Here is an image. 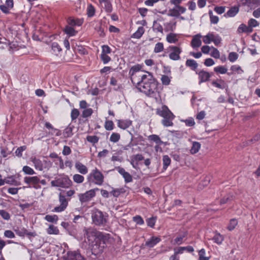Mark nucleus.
<instances>
[{
  "instance_id": "f257e3e1",
  "label": "nucleus",
  "mask_w": 260,
  "mask_h": 260,
  "mask_svg": "<svg viewBox=\"0 0 260 260\" xmlns=\"http://www.w3.org/2000/svg\"><path fill=\"white\" fill-rule=\"evenodd\" d=\"M129 75L132 83L140 91L156 99L159 97L162 87L152 74L141 71L140 67L137 65L131 68Z\"/></svg>"
},
{
  "instance_id": "f03ea898",
  "label": "nucleus",
  "mask_w": 260,
  "mask_h": 260,
  "mask_svg": "<svg viewBox=\"0 0 260 260\" xmlns=\"http://www.w3.org/2000/svg\"><path fill=\"white\" fill-rule=\"evenodd\" d=\"M86 233L89 244L92 247V253L95 254L101 253L105 247L104 239L106 236L91 229L86 230Z\"/></svg>"
},
{
  "instance_id": "7ed1b4c3",
  "label": "nucleus",
  "mask_w": 260,
  "mask_h": 260,
  "mask_svg": "<svg viewBox=\"0 0 260 260\" xmlns=\"http://www.w3.org/2000/svg\"><path fill=\"white\" fill-rule=\"evenodd\" d=\"M156 114L163 117L162 124L165 126H171L173 124V120L175 118L174 115L166 105H163L156 109Z\"/></svg>"
},
{
  "instance_id": "20e7f679",
  "label": "nucleus",
  "mask_w": 260,
  "mask_h": 260,
  "mask_svg": "<svg viewBox=\"0 0 260 260\" xmlns=\"http://www.w3.org/2000/svg\"><path fill=\"white\" fill-rule=\"evenodd\" d=\"M91 218L93 223L96 225H104L107 221V216L98 209L92 211Z\"/></svg>"
},
{
  "instance_id": "39448f33",
  "label": "nucleus",
  "mask_w": 260,
  "mask_h": 260,
  "mask_svg": "<svg viewBox=\"0 0 260 260\" xmlns=\"http://www.w3.org/2000/svg\"><path fill=\"white\" fill-rule=\"evenodd\" d=\"M87 179L89 181H91L95 184L101 185L104 182V176L97 168H95L89 173Z\"/></svg>"
},
{
  "instance_id": "423d86ee",
  "label": "nucleus",
  "mask_w": 260,
  "mask_h": 260,
  "mask_svg": "<svg viewBox=\"0 0 260 260\" xmlns=\"http://www.w3.org/2000/svg\"><path fill=\"white\" fill-rule=\"evenodd\" d=\"M51 184L52 186L69 188L72 186V182L68 176L63 175L52 180Z\"/></svg>"
},
{
  "instance_id": "0eeeda50",
  "label": "nucleus",
  "mask_w": 260,
  "mask_h": 260,
  "mask_svg": "<svg viewBox=\"0 0 260 260\" xmlns=\"http://www.w3.org/2000/svg\"><path fill=\"white\" fill-rule=\"evenodd\" d=\"M203 41L206 44H209L213 42L215 45L218 46L221 42L222 39L218 34L213 32H209L207 35L202 36Z\"/></svg>"
},
{
  "instance_id": "6e6552de",
  "label": "nucleus",
  "mask_w": 260,
  "mask_h": 260,
  "mask_svg": "<svg viewBox=\"0 0 260 260\" xmlns=\"http://www.w3.org/2000/svg\"><path fill=\"white\" fill-rule=\"evenodd\" d=\"M99 190V188H96L90 189L83 193H79L78 198L81 203H85L90 201L95 196L96 191Z\"/></svg>"
},
{
  "instance_id": "1a4fd4ad",
  "label": "nucleus",
  "mask_w": 260,
  "mask_h": 260,
  "mask_svg": "<svg viewBox=\"0 0 260 260\" xmlns=\"http://www.w3.org/2000/svg\"><path fill=\"white\" fill-rule=\"evenodd\" d=\"M169 58L173 60H178L180 59V54L182 52L181 48L178 46H170L168 47Z\"/></svg>"
},
{
  "instance_id": "9d476101",
  "label": "nucleus",
  "mask_w": 260,
  "mask_h": 260,
  "mask_svg": "<svg viewBox=\"0 0 260 260\" xmlns=\"http://www.w3.org/2000/svg\"><path fill=\"white\" fill-rule=\"evenodd\" d=\"M111 52V49L108 45L102 46V52L100 57L104 64L108 63L111 60V57L109 54Z\"/></svg>"
},
{
  "instance_id": "9b49d317",
  "label": "nucleus",
  "mask_w": 260,
  "mask_h": 260,
  "mask_svg": "<svg viewBox=\"0 0 260 260\" xmlns=\"http://www.w3.org/2000/svg\"><path fill=\"white\" fill-rule=\"evenodd\" d=\"M59 201L60 205L54 208L53 211L55 212H60L64 211L68 206V201L65 196L62 194L61 192L59 194Z\"/></svg>"
},
{
  "instance_id": "f8f14e48",
  "label": "nucleus",
  "mask_w": 260,
  "mask_h": 260,
  "mask_svg": "<svg viewBox=\"0 0 260 260\" xmlns=\"http://www.w3.org/2000/svg\"><path fill=\"white\" fill-rule=\"evenodd\" d=\"M24 181L25 183L29 186H32L36 189L41 188V186L39 184L40 179L37 176L25 177L24 178Z\"/></svg>"
},
{
  "instance_id": "ddd939ff",
  "label": "nucleus",
  "mask_w": 260,
  "mask_h": 260,
  "mask_svg": "<svg viewBox=\"0 0 260 260\" xmlns=\"http://www.w3.org/2000/svg\"><path fill=\"white\" fill-rule=\"evenodd\" d=\"M186 9L181 6H175L169 10L168 15L172 17H178L186 12Z\"/></svg>"
},
{
  "instance_id": "4468645a",
  "label": "nucleus",
  "mask_w": 260,
  "mask_h": 260,
  "mask_svg": "<svg viewBox=\"0 0 260 260\" xmlns=\"http://www.w3.org/2000/svg\"><path fill=\"white\" fill-rule=\"evenodd\" d=\"M196 74L199 76V83L201 84L202 83L208 81L211 77V74L204 70H201L199 72L196 71Z\"/></svg>"
},
{
  "instance_id": "2eb2a0df",
  "label": "nucleus",
  "mask_w": 260,
  "mask_h": 260,
  "mask_svg": "<svg viewBox=\"0 0 260 260\" xmlns=\"http://www.w3.org/2000/svg\"><path fill=\"white\" fill-rule=\"evenodd\" d=\"M6 183L17 186L20 185V176L18 175H12L5 178Z\"/></svg>"
},
{
  "instance_id": "dca6fc26",
  "label": "nucleus",
  "mask_w": 260,
  "mask_h": 260,
  "mask_svg": "<svg viewBox=\"0 0 260 260\" xmlns=\"http://www.w3.org/2000/svg\"><path fill=\"white\" fill-rule=\"evenodd\" d=\"M201 38H202V36L201 34L193 36L191 42V47L193 48L200 47L202 45Z\"/></svg>"
},
{
  "instance_id": "f3484780",
  "label": "nucleus",
  "mask_w": 260,
  "mask_h": 260,
  "mask_svg": "<svg viewBox=\"0 0 260 260\" xmlns=\"http://www.w3.org/2000/svg\"><path fill=\"white\" fill-rule=\"evenodd\" d=\"M51 52L54 55L60 56L62 52V49L57 43L53 42L51 44Z\"/></svg>"
},
{
  "instance_id": "a211bd4d",
  "label": "nucleus",
  "mask_w": 260,
  "mask_h": 260,
  "mask_svg": "<svg viewBox=\"0 0 260 260\" xmlns=\"http://www.w3.org/2000/svg\"><path fill=\"white\" fill-rule=\"evenodd\" d=\"M160 241L161 239L160 237L153 236L146 241L145 246L149 248H152L158 243Z\"/></svg>"
},
{
  "instance_id": "6ab92c4d",
  "label": "nucleus",
  "mask_w": 260,
  "mask_h": 260,
  "mask_svg": "<svg viewBox=\"0 0 260 260\" xmlns=\"http://www.w3.org/2000/svg\"><path fill=\"white\" fill-rule=\"evenodd\" d=\"M67 254V260H83L81 255L75 251L68 252Z\"/></svg>"
},
{
  "instance_id": "aec40b11",
  "label": "nucleus",
  "mask_w": 260,
  "mask_h": 260,
  "mask_svg": "<svg viewBox=\"0 0 260 260\" xmlns=\"http://www.w3.org/2000/svg\"><path fill=\"white\" fill-rule=\"evenodd\" d=\"M75 167L77 171L81 174L85 175L88 172L87 168L80 162H76Z\"/></svg>"
},
{
  "instance_id": "412c9836",
  "label": "nucleus",
  "mask_w": 260,
  "mask_h": 260,
  "mask_svg": "<svg viewBox=\"0 0 260 260\" xmlns=\"http://www.w3.org/2000/svg\"><path fill=\"white\" fill-rule=\"evenodd\" d=\"M100 4L105 9L108 13H111L112 11V6L111 2L109 0H99Z\"/></svg>"
},
{
  "instance_id": "4be33fe9",
  "label": "nucleus",
  "mask_w": 260,
  "mask_h": 260,
  "mask_svg": "<svg viewBox=\"0 0 260 260\" xmlns=\"http://www.w3.org/2000/svg\"><path fill=\"white\" fill-rule=\"evenodd\" d=\"M132 124V121L129 120H118L117 121L118 126L123 129L129 127Z\"/></svg>"
},
{
  "instance_id": "5701e85b",
  "label": "nucleus",
  "mask_w": 260,
  "mask_h": 260,
  "mask_svg": "<svg viewBox=\"0 0 260 260\" xmlns=\"http://www.w3.org/2000/svg\"><path fill=\"white\" fill-rule=\"evenodd\" d=\"M253 31V29L251 28V27L248 26H246L244 24H241L239 25L237 29V32L239 34H241L243 32L246 33H251Z\"/></svg>"
},
{
  "instance_id": "b1692460",
  "label": "nucleus",
  "mask_w": 260,
  "mask_h": 260,
  "mask_svg": "<svg viewBox=\"0 0 260 260\" xmlns=\"http://www.w3.org/2000/svg\"><path fill=\"white\" fill-rule=\"evenodd\" d=\"M169 75H162L160 77V81L163 85L167 86L170 85L172 78L171 76L170 71Z\"/></svg>"
},
{
  "instance_id": "393cba45",
  "label": "nucleus",
  "mask_w": 260,
  "mask_h": 260,
  "mask_svg": "<svg viewBox=\"0 0 260 260\" xmlns=\"http://www.w3.org/2000/svg\"><path fill=\"white\" fill-rule=\"evenodd\" d=\"M239 11V9L238 7H232L226 13L224 14L225 17H233L235 16Z\"/></svg>"
},
{
  "instance_id": "a878e982",
  "label": "nucleus",
  "mask_w": 260,
  "mask_h": 260,
  "mask_svg": "<svg viewBox=\"0 0 260 260\" xmlns=\"http://www.w3.org/2000/svg\"><path fill=\"white\" fill-rule=\"evenodd\" d=\"M64 31L69 37L75 36L77 34V31L72 26L69 25H67L65 27Z\"/></svg>"
},
{
  "instance_id": "bb28decb",
  "label": "nucleus",
  "mask_w": 260,
  "mask_h": 260,
  "mask_svg": "<svg viewBox=\"0 0 260 260\" xmlns=\"http://www.w3.org/2000/svg\"><path fill=\"white\" fill-rule=\"evenodd\" d=\"M166 40L169 43H176L178 41V35L170 33L167 35Z\"/></svg>"
},
{
  "instance_id": "cd10ccee",
  "label": "nucleus",
  "mask_w": 260,
  "mask_h": 260,
  "mask_svg": "<svg viewBox=\"0 0 260 260\" xmlns=\"http://www.w3.org/2000/svg\"><path fill=\"white\" fill-rule=\"evenodd\" d=\"M83 20L80 19H74L69 18L68 20V23L70 26H81L83 23Z\"/></svg>"
},
{
  "instance_id": "c85d7f7f",
  "label": "nucleus",
  "mask_w": 260,
  "mask_h": 260,
  "mask_svg": "<svg viewBox=\"0 0 260 260\" xmlns=\"http://www.w3.org/2000/svg\"><path fill=\"white\" fill-rule=\"evenodd\" d=\"M212 85L215 87L221 89L225 88L226 87L225 82L223 80L221 79L212 81Z\"/></svg>"
},
{
  "instance_id": "c756f323",
  "label": "nucleus",
  "mask_w": 260,
  "mask_h": 260,
  "mask_svg": "<svg viewBox=\"0 0 260 260\" xmlns=\"http://www.w3.org/2000/svg\"><path fill=\"white\" fill-rule=\"evenodd\" d=\"M201 145L198 142H193L192 146L190 150V152L192 154H194L199 152L201 148Z\"/></svg>"
},
{
  "instance_id": "7c9ffc66",
  "label": "nucleus",
  "mask_w": 260,
  "mask_h": 260,
  "mask_svg": "<svg viewBox=\"0 0 260 260\" xmlns=\"http://www.w3.org/2000/svg\"><path fill=\"white\" fill-rule=\"evenodd\" d=\"M46 231L47 233L49 235H58L59 233V231L57 227L52 224L49 225V227L46 230Z\"/></svg>"
},
{
  "instance_id": "2f4dec72",
  "label": "nucleus",
  "mask_w": 260,
  "mask_h": 260,
  "mask_svg": "<svg viewBox=\"0 0 260 260\" xmlns=\"http://www.w3.org/2000/svg\"><path fill=\"white\" fill-rule=\"evenodd\" d=\"M144 31L145 30L144 27L140 26L138 27L137 31L133 34L132 37L136 39H139L142 36Z\"/></svg>"
},
{
  "instance_id": "473e14b6",
  "label": "nucleus",
  "mask_w": 260,
  "mask_h": 260,
  "mask_svg": "<svg viewBox=\"0 0 260 260\" xmlns=\"http://www.w3.org/2000/svg\"><path fill=\"white\" fill-rule=\"evenodd\" d=\"M186 65L190 67L193 71L196 70L198 67L196 61L193 59H187L186 61Z\"/></svg>"
},
{
  "instance_id": "72a5a7b5",
  "label": "nucleus",
  "mask_w": 260,
  "mask_h": 260,
  "mask_svg": "<svg viewBox=\"0 0 260 260\" xmlns=\"http://www.w3.org/2000/svg\"><path fill=\"white\" fill-rule=\"evenodd\" d=\"M208 14L211 23L214 24H217L219 21V17L217 16L214 15L213 13V12L211 10L209 11Z\"/></svg>"
},
{
  "instance_id": "f704fd0d",
  "label": "nucleus",
  "mask_w": 260,
  "mask_h": 260,
  "mask_svg": "<svg viewBox=\"0 0 260 260\" xmlns=\"http://www.w3.org/2000/svg\"><path fill=\"white\" fill-rule=\"evenodd\" d=\"M214 71L217 73L224 74L227 73L228 69L224 66H217L214 68Z\"/></svg>"
},
{
  "instance_id": "c9c22d12",
  "label": "nucleus",
  "mask_w": 260,
  "mask_h": 260,
  "mask_svg": "<svg viewBox=\"0 0 260 260\" xmlns=\"http://www.w3.org/2000/svg\"><path fill=\"white\" fill-rule=\"evenodd\" d=\"M73 181L76 183H82L84 180V177L80 174H76L73 176Z\"/></svg>"
},
{
  "instance_id": "e433bc0d",
  "label": "nucleus",
  "mask_w": 260,
  "mask_h": 260,
  "mask_svg": "<svg viewBox=\"0 0 260 260\" xmlns=\"http://www.w3.org/2000/svg\"><path fill=\"white\" fill-rule=\"evenodd\" d=\"M214 242L217 244H220L223 240V236L219 233H216L214 237L212 238Z\"/></svg>"
},
{
  "instance_id": "4c0bfd02",
  "label": "nucleus",
  "mask_w": 260,
  "mask_h": 260,
  "mask_svg": "<svg viewBox=\"0 0 260 260\" xmlns=\"http://www.w3.org/2000/svg\"><path fill=\"white\" fill-rule=\"evenodd\" d=\"M32 162L34 165L35 168L37 170H38L39 171H42L43 170V164L40 160L34 158L32 160Z\"/></svg>"
},
{
  "instance_id": "58836bf2",
  "label": "nucleus",
  "mask_w": 260,
  "mask_h": 260,
  "mask_svg": "<svg viewBox=\"0 0 260 260\" xmlns=\"http://www.w3.org/2000/svg\"><path fill=\"white\" fill-rule=\"evenodd\" d=\"M171 159L168 155H164L162 157L163 169L166 170L168 167L170 165Z\"/></svg>"
},
{
  "instance_id": "ea45409f",
  "label": "nucleus",
  "mask_w": 260,
  "mask_h": 260,
  "mask_svg": "<svg viewBox=\"0 0 260 260\" xmlns=\"http://www.w3.org/2000/svg\"><path fill=\"white\" fill-rule=\"evenodd\" d=\"M45 219L48 222L56 223L58 220V216L56 215H47L45 217Z\"/></svg>"
},
{
  "instance_id": "a19ab883",
  "label": "nucleus",
  "mask_w": 260,
  "mask_h": 260,
  "mask_svg": "<svg viewBox=\"0 0 260 260\" xmlns=\"http://www.w3.org/2000/svg\"><path fill=\"white\" fill-rule=\"evenodd\" d=\"M211 50L212 51L210 53V55L212 57L216 59H218L220 57V52L217 48L211 46Z\"/></svg>"
},
{
  "instance_id": "79ce46f5",
  "label": "nucleus",
  "mask_w": 260,
  "mask_h": 260,
  "mask_svg": "<svg viewBox=\"0 0 260 260\" xmlns=\"http://www.w3.org/2000/svg\"><path fill=\"white\" fill-rule=\"evenodd\" d=\"M23 172L25 174L29 175L35 174L36 173L34 170L30 167L25 166L22 168Z\"/></svg>"
},
{
  "instance_id": "37998d69",
  "label": "nucleus",
  "mask_w": 260,
  "mask_h": 260,
  "mask_svg": "<svg viewBox=\"0 0 260 260\" xmlns=\"http://www.w3.org/2000/svg\"><path fill=\"white\" fill-rule=\"evenodd\" d=\"M120 138V136L118 133H113L110 137V141L113 143L117 142Z\"/></svg>"
},
{
  "instance_id": "c03bdc74",
  "label": "nucleus",
  "mask_w": 260,
  "mask_h": 260,
  "mask_svg": "<svg viewBox=\"0 0 260 260\" xmlns=\"http://www.w3.org/2000/svg\"><path fill=\"white\" fill-rule=\"evenodd\" d=\"M164 50V44L162 43L159 42L155 44L154 52L155 53H159Z\"/></svg>"
},
{
  "instance_id": "a18cd8bd",
  "label": "nucleus",
  "mask_w": 260,
  "mask_h": 260,
  "mask_svg": "<svg viewBox=\"0 0 260 260\" xmlns=\"http://www.w3.org/2000/svg\"><path fill=\"white\" fill-rule=\"evenodd\" d=\"M238 58V54L235 52H230L229 54L228 59L232 62H235Z\"/></svg>"
},
{
  "instance_id": "49530a36",
  "label": "nucleus",
  "mask_w": 260,
  "mask_h": 260,
  "mask_svg": "<svg viewBox=\"0 0 260 260\" xmlns=\"http://www.w3.org/2000/svg\"><path fill=\"white\" fill-rule=\"evenodd\" d=\"M93 113V110L91 108H86L84 109L82 112V117L83 118H86L91 115Z\"/></svg>"
},
{
  "instance_id": "de8ad7c7",
  "label": "nucleus",
  "mask_w": 260,
  "mask_h": 260,
  "mask_svg": "<svg viewBox=\"0 0 260 260\" xmlns=\"http://www.w3.org/2000/svg\"><path fill=\"white\" fill-rule=\"evenodd\" d=\"M230 69L232 71H233V72H237L238 74H240L244 72L243 70L239 65L232 66Z\"/></svg>"
},
{
  "instance_id": "09e8293b",
  "label": "nucleus",
  "mask_w": 260,
  "mask_h": 260,
  "mask_svg": "<svg viewBox=\"0 0 260 260\" xmlns=\"http://www.w3.org/2000/svg\"><path fill=\"white\" fill-rule=\"evenodd\" d=\"M133 220L134 222H135L137 224L139 225H143L144 223V221L142 218V217L140 215H136L133 217Z\"/></svg>"
},
{
  "instance_id": "8fccbe9b",
  "label": "nucleus",
  "mask_w": 260,
  "mask_h": 260,
  "mask_svg": "<svg viewBox=\"0 0 260 260\" xmlns=\"http://www.w3.org/2000/svg\"><path fill=\"white\" fill-rule=\"evenodd\" d=\"M238 224V221L236 219H232L230 220L228 229L229 231L234 230Z\"/></svg>"
},
{
  "instance_id": "3c124183",
  "label": "nucleus",
  "mask_w": 260,
  "mask_h": 260,
  "mask_svg": "<svg viewBox=\"0 0 260 260\" xmlns=\"http://www.w3.org/2000/svg\"><path fill=\"white\" fill-rule=\"evenodd\" d=\"M86 139L88 142L92 144L97 143L99 140V137L96 136H88Z\"/></svg>"
},
{
  "instance_id": "603ef678",
  "label": "nucleus",
  "mask_w": 260,
  "mask_h": 260,
  "mask_svg": "<svg viewBox=\"0 0 260 260\" xmlns=\"http://www.w3.org/2000/svg\"><path fill=\"white\" fill-rule=\"evenodd\" d=\"M153 28L154 30L157 32H162L163 28L162 26L156 21H154L153 25Z\"/></svg>"
},
{
  "instance_id": "864d4df0",
  "label": "nucleus",
  "mask_w": 260,
  "mask_h": 260,
  "mask_svg": "<svg viewBox=\"0 0 260 260\" xmlns=\"http://www.w3.org/2000/svg\"><path fill=\"white\" fill-rule=\"evenodd\" d=\"M156 220V218L154 217H150L146 220L147 225L151 228H153Z\"/></svg>"
},
{
  "instance_id": "5fc2aeb1",
  "label": "nucleus",
  "mask_w": 260,
  "mask_h": 260,
  "mask_svg": "<svg viewBox=\"0 0 260 260\" xmlns=\"http://www.w3.org/2000/svg\"><path fill=\"white\" fill-rule=\"evenodd\" d=\"M105 128L107 131H111L114 128V123L112 121L108 120L105 123Z\"/></svg>"
},
{
  "instance_id": "6e6d98bb",
  "label": "nucleus",
  "mask_w": 260,
  "mask_h": 260,
  "mask_svg": "<svg viewBox=\"0 0 260 260\" xmlns=\"http://www.w3.org/2000/svg\"><path fill=\"white\" fill-rule=\"evenodd\" d=\"M186 236V234L184 233L182 235L177 237L174 239V243L177 245H180L182 243L183 238Z\"/></svg>"
},
{
  "instance_id": "4d7b16f0",
  "label": "nucleus",
  "mask_w": 260,
  "mask_h": 260,
  "mask_svg": "<svg viewBox=\"0 0 260 260\" xmlns=\"http://www.w3.org/2000/svg\"><path fill=\"white\" fill-rule=\"evenodd\" d=\"M94 8L91 5H89L87 8V14L88 16L89 17H92L94 15Z\"/></svg>"
},
{
  "instance_id": "13d9d810",
  "label": "nucleus",
  "mask_w": 260,
  "mask_h": 260,
  "mask_svg": "<svg viewBox=\"0 0 260 260\" xmlns=\"http://www.w3.org/2000/svg\"><path fill=\"white\" fill-rule=\"evenodd\" d=\"M0 215L5 220H8L10 218V214L8 212L4 210H1Z\"/></svg>"
},
{
  "instance_id": "bf43d9fd",
  "label": "nucleus",
  "mask_w": 260,
  "mask_h": 260,
  "mask_svg": "<svg viewBox=\"0 0 260 260\" xmlns=\"http://www.w3.org/2000/svg\"><path fill=\"white\" fill-rule=\"evenodd\" d=\"M214 11L217 13L218 14H222L225 11V7L223 6H216L214 9Z\"/></svg>"
},
{
  "instance_id": "052dcab7",
  "label": "nucleus",
  "mask_w": 260,
  "mask_h": 260,
  "mask_svg": "<svg viewBox=\"0 0 260 260\" xmlns=\"http://www.w3.org/2000/svg\"><path fill=\"white\" fill-rule=\"evenodd\" d=\"M185 124L188 126H192L195 124V122L193 118L189 117L188 119L183 120Z\"/></svg>"
},
{
  "instance_id": "680f3d73",
  "label": "nucleus",
  "mask_w": 260,
  "mask_h": 260,
  "mask_svg": "<svg viewBox=\"0 0 260 260\" xmlns=\"http://www.w3.org/2000/svg\"><path fill=\"white\" fill-rule=\"evenodd\" d=\"M259 25V23L254 19L251 18L248 21V25H249L251 28L256 27Z\"/></svg>"
},
{
  "instance_id": "e2e57ef3",
  "label": "nucleus",
  "mask_w": 260,
  "mask_h": 260,
  "mask_svg": "<svg viewBox=\"0 0 260 260\" xmlns=\"http://www.w3.org/2000/svg\"><path fill=\"white\" fill-rule=\"evenodd\" d=\"M187 249L186 247H180L174 249V254L177 255L179 254H182L183 251Z\"/></svg>"
},
{
  "instance_id": "0e129e2a",
  "label": "nucleus",
  "mask_w": 260,
  "mask_h": 260,
  "mask_svg": "<svg viewBox=\"0 0 260 260\" xmlns=\"http://www.w3.org/2000/svg\"><path fill=\"white\" fill-rule=\"evenodd\" d=\"M215 64V61L211 58H207L205 60L204 64L206 67H211Z\"/></svg>"
},
{
  "instance_id": "69168bd1",
  "label": "nucleus",
  "mask_w": 260,
  "mask_h": 260,
  "mask_svg": "<svg viewBox=\"0 0 260 260\" xmlns=\"http://www.w3.org/2000/svg\"><path fill=\"white\" fill-rule=\"evenodd\" d=\"M79 115V112L77 109H74L71 112V118L72 120L76 119Z\"/></svg>"
},
{
  "instance_id": "338daca9",
  "label": "nucleus",
  "mask_w": 260,
  "mask_h": 260,
  "mask_svg": "<svg viewBox=\"0 0 260 260\" xmlns=\"http://www.w3.org/2000/svg\"><path fill=\"white\" fill-rule=\"evenodd\" d=\"M211 50V47L208 45L203 46L201 48V51L203 53L207 54Z\"/></svg>"
},
{
  "instance_id": "774afa93",
  "label": "nucleus",
  "mask_w": 260,
  "mask_h": 260,
  "mask_svg": "<svg viewBox=\"0 0 260 260\" xmlns=\"http://www.w3.org/2000/svg\"><path fill=\"white\" fill-rule=\"evenodd\" d=\"M148 138L149 140L153 141L156 143H158L160 141L159 137L156 135H150L149 136Z\"/></svg>"
}]
</instances>
